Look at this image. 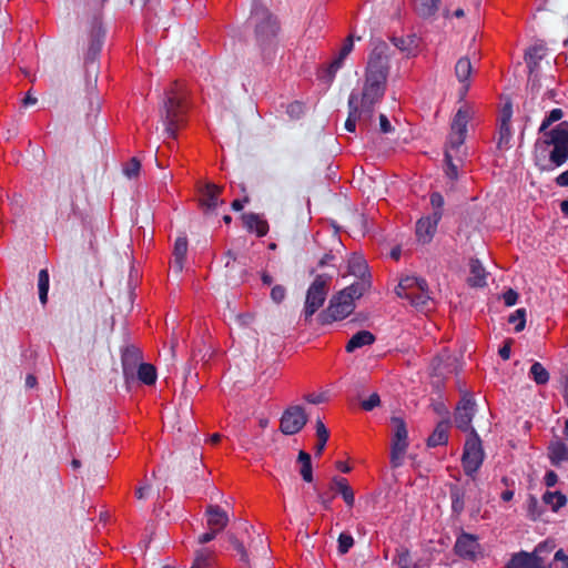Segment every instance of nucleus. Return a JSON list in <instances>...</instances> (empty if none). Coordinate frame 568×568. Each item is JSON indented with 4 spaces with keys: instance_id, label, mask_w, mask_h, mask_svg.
Wrapping results in <instances>:
<instances>
[{
    "instance_id": "1",
    "label": "nucleus",
    "mask_w": 568,
    "mask_h": 568,
    "mask_svg": "<svg viewBox=\"0 0 568 568\" xmlns=\"http://www.w3.org/2000/svg\"><path fill=\"white\" fill-rule=\"evenodd\" d=\"M388 45L378 40L368 55L365 82L361 94L352 92L348 97V115L344 128L355 132L356 122H369L374 115L375 105L383 99L388 75Z\"/></svg>"
},
{
    "instance_id": "2",
    "label": "nucleus",
    "mask_w": 568,
    "mask_h": 568,
    "mask_svg": "<svg viewBox=\"0 0 568 568\" xmlns=\"http://www.w3.org/2000/svg\"><path fill=\"white\" fill-rule=\"evenodd\" d=\"M561 109H552L539 128V138L535 143L534 161L541 171H552L568 159V123L561 122L551 130V123L559 121Z\"/></svg>"
},
{
    "instance_id": "3",
    "label": "nucleus",
    "mask_w": 568,
    "mask_h": 568,
    "mask_svg": "<svg viewBox=\"0 0 568 568\" xmlns=\"http://www.w3.org/2000/svg\"><path fill=\"white\" fill-rule=\"evenodd\" d=\"M471 110L464 105L458 109L450 124V133L445 149V173L450 180H457L458 169L463 165L466 152L463 149Z\"/></svg>"
},
{
    "instance_id": "4",
    "label": "nucleus",
    "mask_w": 568,
    "mask_h": 568,
    "mask_svg": "<svg viewBox=\"0 0 568 568\" xmlns=\"http://www.w3.org/2000/svg\"><path fill=\"white\" fill-rule=\"evenodd\" d=\"M160 115L165 133L169 138L175 139L178 131L185 123L184 93L178 82L165 91Z\"/></svg>"
},
{
    "instance_id": "5",
    "label": "nucleus",
    "mask_w": 568,
    "mask_h": 568,
    "mask_svg": "<svg viewBox=\"0 0 568 568\" xmlns=\"http://www.w3.org/2000/svg\"><path fill=\"white\" fill-rule=\"evenodd\" d=\"M251 23L254 26L255 38L258 47L264 53L272 51L280 29L276 18L267 8L255 4L251 13Z\"/></svg>"
},
{
    "instance_id": "6",
    "label": "nucleus",
    "mask_w": 568,
    "mask_h": 568,
    "mask_svg": "<svg viewBox=\"0 0 568 568\" xmlns=\"http://www.w3.org/2000/svg\"><path fill=\"white\" fill-rule=\"evenodd\" d=\"M398 297L407 300L412 306L424 308L430 301L428 284L425 278L416 276L403 277L395 288Z\"/></svg>"
},
{
    "instance_id": "7",
    "label": "nucleus",
    "mask_w": 568,
    "mask_h": 568,
    "mask_svg": "<svg viewBox=\"0 0 568 568\" xmlns=\"http://www.w3.org/2000/svg\"><path fill=\"white\" fill-rule=\"evenodd\" d=\"M332 276L318 274L306 291L304 304V318L308 322L312 316L323 306L326 301Z\"/></svg>"
},
{
    "instance_id": "8",
    "label": "nucleus",
    "mask_w": 568,
    "mask_h": 568,
    "mask_svg": "<svg viewBox=\"0 0 568 568\" xmlns=\"http://www.w3.org/2000/svg\"><path fill=\"white\" fill-rule=\"evenodd\" d=\"M393 437L390 445L389 462L392 468H398L403 465L404 456L408 448V430L405 420L402 417L393 416Z\"/></svg>"
},
{
    "instance_id": "9",
    "label": "nucleus",
    "mask_w": 568,
    "mask_h": 568,
    "mask_svg": "<svg viewBox=\"0 0 568 568\" xmlns=\"http://www.w3.org/2000/svg\"><path fill=\"white\" fill-rule=\"evenodd\" d=\"M355 303L346 294L338 292L329 300L328 306L318 314V323L328 325L336 321H342L353 313Z\"/></svg>"
},
{
    "instance_id": "10",
    "label": "nucleus",
    "mask_w": 568,
    "mask_h": 568,
    "mask_svg": "<svg viewBox=\"0 0 568 568\" xmlns=\"http://www.w3.org/2000/svg\"><path fill=\"white\" fill-rule=\"evenodd\" d=\"M554 544L546 541L539 544L531 554L521 551L513 556L507 565V568H549L544 554H549L554 549Z\"/></svg>"
},
{
    "instance_id": "11",
    "label": "nucleus",
    "mask_w": 568,
    "mask_h": 568,
    "mask_svg": "<svg viewBox=\"0 0 568 568\" xmlns=\"http://www.w3.org/2000/svg\"><path fill=\"white\" fill-rule=\"evenodd\" d=\"M484 460V452L481 440L475 429H471L466 443L462 457L463 468L467 476H473L481 466Z\"/></svg>"
},
{
    "instance_id": "12",
    "label": "nucleus",
    "mask_w": 568,
    "mask_h": 568,
    "mask_svg": "<svg viewBox=\"0 0 568 568\" xmlns=\"http://www.w3.org/2000/svg\"><path fill=\"white\" fill-rule=\"evenodd\" d=\"M307 422L308 416L302 406H290L282 414L280 430L284 435H295L304 428Z\"/></svg>"
},
{
    "instance_id": "13",
    "label": "nucleus",
    "mask_w": 568,
    "mask_h": 568,
    "mask_svg": "<svg viewBox=\"0 0 568 568\" xmlns=\"http://www.w3.org/2000/svg\"><path fill=\"white\" fill-rule=\"evenodd\" d=\"M476 410V403L469 393L463 394L455 410L454 422L456 427L463 432L471 434V420Z\"/></svg>"
},
{
    "instance_id": "14",
    "label": "nucleus",
    "mask_w": 568,
    "mask_h": 568,
    "mask_svg": "<svg viewBox=\"0 0 568 568\" xmlns=\"http://www.w3.org/2000/svg\"><path fill=\"white\" fill-rule=\"evenodd\" d=\"M455 554L468 560H475L480 551V545L478 538L475 535L468 532H462L454 546Z\"/></svg>"
},
{
    "instance_id": "15",
    "label": "nucleus",
    "mask_w": 568,
    "mask_h": 568,
    "mask_svg": "<svg viewBox=\"0 0 568 568\" xmlns=\"http://www.w3.org/2000/svg\"><path fill=\"white\" fill-rule=\"evenodd\" d=\"M438 213H432L427 216L420 217L416 222V237L422 244H428L436 234L439 223Z\"/></svg>"
},
{
    "instance_id": "16",
    "label": "nucleus",
    "mask_w": 568,
    "mask_h": 568,
    "mask_svg": "<svg viewBox=\"0 0 568 568\" xmlns=\"http://www.w3.org/2000/svg\"><path fill=\"white\" fill-rule=\"evenodd\" d=\"M499 106L501 110L499 112V120L501 122L499 126V146L504 143H508L510 136L513 135V129L510 125V118L513 115V103L508 98L501 99L499 98Z\"/></svg>"
},
{
    "instance_id": "17",
    "label": "nucleus",
    "mask_w": 568,
    "mask_h": 568,
    "mask_svg": "<svg viewBox=\"0 0 568 568\" xmlns=\"http://www.w3.org/2000/svg\"><path fill=\"white\" fill-rule=\"evenodd\" d=\"M471 72H473V65H471L469 58L462 57L456 62V65H455V74H456L458 81L462 83V87L459 89V99L460 100H463L466 97V94L470 88L469 78H470Z\"/></svg>"
},
{
    "instance_id": "18",
    "label": "nucleus",
    "mask_w": 568,
    "mask_h": 568,
    "mask_svg": "<svg viewBox=\"0 0 568 568\" xmlns=\"http://www.w3.org/2000/svg\"><path fill=\"white\" fill-rule=\"evenodd\" d=\"M221 192V186L213 183L205 184L204 187L201 190V206L206 211H214L220 203H223V201L220 200Z\"/></svg>"
},
{
    "instance_id": "19",
    "label": "nucleus",
    "mask_w": 568,
    "mask_h": 568,
    "mask_svg": "<svg viewBox=\"0 0 568 568\" xmlns=\"http://www.w3.org/2000/svg\"><path fill=\"white\" fill-rule=\"evenodd\" d=\"M189 242L185 234L176 237L173 247L172 268L175 274L182 273L186 260Z\"/></svg>"
},
{
    "instance_id": "20",
    "label": "nucleus",
    "mask_w": 568,
    "mask_h": 568,
    "mask_svg": "<svg viewBox=\"0 0 568 568\" xmlns=\"http://www.w3.org/2000/svg\"><path fill=\"white\" fill-rule=\"evenodd\" d=\"M104 39V30L100 23H95L90 31V43L87 54V62L93 63L99 55Z\"/></svg>"
},
{
    "instance_id": "21",
    "label": "nucleus",
    "mask_w": 568,
    "mask_h": 568,
    "mask_svg": "<svg viewBox=\"0 0 568 568\" xmlns=\"http://www.w3.org/2000/svg\"><path fill=\"white\" fill-rule=\"evenodd\" d=\"M442 0H414L413 10L423 20L435 19Z\"/></svg>"
},
{
    "instance_id": "22",
    "label": "nucleus",
    "mask_w": 568,
    "mask_h": 568,
    "mask_svg": "<svg viewBox=\"0 0 568 568\" xmlns=\"http://www.w3.org/2000/svg\"><path fill=\"white\" fill-rule=\"evenodd\" d=\"M207 516V526L211 529H215L217 531H222L229 524V516L225 510H223L217 505H211L206 509Z\"/></svg>"
},
{
    "instance_id": "23",
    "label": "nucleus",
    "mask_w": 568,
    "mask_h": 568,
    "mask_svg": "<svg viewBox=\"0 0 568 568\" xmlns=\"http://www.w3.org/2000/svg\"><path fill=\"white\" fill-rule=\"evenodd\" d=\"M243 224L248 232H254L258 237L265 236L268 232V223L256 213L242 215Z\"/></svg>"
},
{
    "instance_id": "24",
    "label": "nucleus",
    "mask_w": 568,
    "mask_h": 568,
    "mask_svg": "<svg viewBox=\"0 0 568 568\" xmlns=\"http://www.w3.org/2000/svg\"><path fill=\"white\" fill-rule=\"evenodd\" d=\"M449 497L452 501V513L459 516L465 509L466 489L457 484L449 485Z\"/></svg>"
},
{
    "instance_id": "25",
    "label": "nucleus",
    "mask_w": 568,
    "mask_h": 568,
    "mask_svg": "<svg viewBox=\"0 0 568 568\" xmlns=\"http://www.w3.org/2000/svg\"><path fill=\"white\" fill-rule=\"evenodd\" d=\"M448 429H449V420H440L434 432L427 438L428 447H436L440 445H446L448 442Z\"/></svg>"
},
{
    "instance_id": "26",
    "label": "nucleus",
    "mask_w": 568,
    "mask_h": 568,
    "mask_svg": "<svg viewBox=\"0 0 568 568\" xmlns=\"http://www.w3.org/2000/svg\"><path fill=\"white\" fill-rule=\"evenodd\" d=\"M375 339L376 338L374 334L369 331H359L351 337L345 346V349L347 353H353L357 348L372 345Z\"/></svg>"
},
{
    "instance_id": "27",
    "label": "nucleus",
    "mask_w": 568,
    "mask_h": 568,
    "mask_svg": "<svg viewBox=\"0 0 568 568\" xmlns=\"http://www.w3.org/2000/svg\"><path fill=\"white\" fill-rule=\"evenodd\" d=\"M371 285V275H368V277L358 278L357 282L345 287L341 293L346 294L354 303L355 300L362 297L363 294L369 290Z\"/></svg>"
},
{
    "instance_id": "28",
    "label": "nucleus",
    "mask_w": 568,
    "mask_h": 568,
    "mask_svg": "<svg viewBox=\"0 0 568 568\" xmlns=\"http://www.w3.org/2000/svg\"><path fill=\"white\" fill-rule=\"evenodd\" d=\"M348 273L358 278L368 277V265L361 254L354 253L348 258Z\"/></svg>"
},
{
    "instance_id": "29",
    "label": "nucleus",
    "mask_w": 568,
    "mask_h": 568,
    "mask_svg": "<svg viewBox=\"0 0 568 568\" xmlns=\"http://www.w3.org/2000/svg\"><path fill=\"white\" fill-rule=\"evenodd\" d=\"M548 456L555 466L568 462V446L559 440L554 442L548 447Z\"/></svg>"
},
{
    "instance_id": "30",
    "label": "nucleus",
    "mask_w": 568,
    "mask_h": 568,
    "mask_svg": "<svg viewBox=\"0 0 568 568\" xmlns=\"http://www.w3.org/2000/svg\"><path fill=\"white\" fill-rule=\"evenodd\" d=\"M140 359V352L132 347V348H125L122 353L121 361H122V368L123 374L128 378L133 374L134 367Z\"/></svg>"
},
{
    "instance_id": "31",
    "label": "nucleus",
    "mask_w": 568,
    "mask_h": 568,
    "mask_svg": "<svg viewBox=\"0 0 568 568\" xmlns=\"http://www.w3.org/2000/svg\"><path fill=\"white\" fill-rule=\"evenodd\" d=\"M468 283L473 287H483L486 285V272L478 260L470 261V276Z\"/></svg>"
},
{
    "instance_id": "32",
    "label": "nucleus",
    "mask_w": 568,
    "mask_h": 568,
    "mask_svg": "<svg viewBox=\"0 0 568 568\" xmlns=\"http://www.w3.org/2000/svg\"><path fill=\"white\" fill-rule=\"evenodd\" d=\"M215 552L211 548H200L195 551V557L191 568H211Z\"/></svg>"
},
{
    "instance_id": "33",
    "label": "nucleus",
    "mask_w": 568,
    "mask_h": 568,
    "mask_svg": "<svg viewBox=\"0 0 568 568\" xmlns=\"http://www.w3.org/2000/svg\"><path fill=\"white\" fill-rule=\"evenodd\" d=\"M297 462L301 464L300 474L304 481L312 483L313 481V467H312V457L305 452L301 450L297 456Z\"/></svg>"
},
{
    "instance_id": "34",
    "label": "nucleus",
    "mask_w": 568,
    "mask_h": 568,
    "mask_svg": "<svg viewBox=\"0 0 568 568\" xmlns=\"http://www.w3.org/2000/svg\"><path fill=\"white\" fill-rule=\"evenodd\" d=\"M138 378L145 385H153L156 382V368L149 363H141L138 367Z\"/></svg>"
},
{
    "instance_id": "35",
    "label": "nucleus",
    "mask_w": 568,
    "mask_h": 568,
    "mask_svg": "<svg viewBox=\"0 0 568 568\" xmlns=\"http://www.w3.org/2000/svg\"><path fill=\"white\" fill-rule=\"evenodd\" d=\"M50 285L49 272L47 268L40 270L38 274V291H39V300L42 305H45L48 302V292Z\"/></svg>"
},
{
    "instance_id": "36",
    "label": "nucleus",
    "mask_w": 568,
    "mask_h": 568,
    "mask_svg": "<svg viewBox=\"0 0 568 568\" xmlns=\"http://www.w3.org/2000/svg\"><path fill=\"white\" fill-rule=\"evenodd\" d=\"M542 500L551 507L552 511H558L567 503L566 496L560 491H546Z\"/></svg>"
},
{
    "instance_id": "37",
    "label": "nucleus",
    "mask_w": 568,
    "mask_h": 568,
    "mask_svg": "<svg viewBox=\"0 0 568 568\" xmlns=\"http://www.w3.org/2000/svg\"><path fill=\"white\" fill-rule=\"evenodd\" d=\"M345 58L346 57H342L338 53V55L324 69L321 79L324 80L326 83H332L336 75V72L342 68Z\"/></svg>"
},
{
    "instance_id": "38",
    "label": "nucleus",
    "mask_w": 568,
    "mask_h": 568,
    "mask_svg": "<svg viewBox=\"0 0 568 568\" xmlns=\"http://www.w3.org/2000/svg\"><path fill=\"white\" fill-rule=\"evenodd\" d=\"M87 122L92 124L97 119L100 112V100L97 94L91 93L87 101V106H84Z\"/></svg>"
},
{
    "instance_id": "39",
    "label": "nucleus",
    "mask_w": 568,
    "mask_h": 568,
    "mask_svg": "<svg viewBox=\"0 0 568 568\" xmlns=\"http://www.w3.org/2000/svg\"><path fill=\"white\" fill-rule=\"evenodd\" d=\"M316 436H317V444H316V447H315V454L316 456H321L324 448H325V445L328 440V437H329V433H328V429L326 428V426L324 425V423L321 420V419H317L316 420Z\"/></svg>"
},
{
    "instance_id": "40",
    "label": "nucleus",
    "mask_w": 568,
    "mask_h": 568,
    "mask_svg": "<svg viewBox=\"0 0 568 568\" xmlns=\"http://www.w3.org/2000/svg\"><path fill=\"white\" fill-rule=\"evenodd\" d=\"M394 561L399 568H417V564L413 560L409 550L404 547L396 549Z\"/></svg>"
},
{
    "instance_id": "41",
    "label": "nucleus",
    "mask_w": 568,
    "mask_h": 568,
    "mask_svg": "<svg viewBox=\"0 0 568 568\" xmlns=\"http://www.w3.org/2000/svg\"><path fill=\"white\" fill-rule=\"evenodd\" d=\"M526 318H527L526 310L518 308L508 316L507 322L509 324L514 325V331L516 333H519V332L524 331V328L526 326Z\"/></svg>"
},
{
    "instance_id": "42",
    "label": "nucleus",
    "mask_w": 568,
    "mask_h": 568,
    "mask_svg": "<svg viewBox=\"0 0 568 568\" xmlns=\"http://www.w3.org/2000/svg\"><path fill=\"white\" fill-rule=\"evenodd\" d=\"M545 54V50L542 47H531L525 54V61L529 68V70L532 72L534 69L537 67L538 61L542 59Z\"/></svg>"
},
{
    "instance_id": "43",
    "label": "nucleus",
    "mask_w": 568,
    "mask_h": 568,
    "mask_svg": "<svg viewBox=\"0 0 568 568\" xmlns=\"http://www.w3.org/2000/svg\"><path fill=\"white\" fill-rule=\"evenodd\" d=\"M531 378L539 385H544L549 379L547 369L538 362L534 363L529 372Z\"/></svg>"
},
{
    "instance_id": "44",
    "label": "nucleus",
    "mask_w": 568,
    "mask_h": 568,
    "mask_svg": "<svg viewBox=\"0 0 568 568\" xmlns=\"http://www.w3.org/2000/svg\"><path fill=\"white\" fill-rule=\"evenodd\" d=\"M227 539H229L230 544L234 547V549L237 551V554L240 555L241 561H243L245 565H248V562H250L248 554H247L243 542L240 541L237 539V537L231 532L227 534Z\"/></svg>"
},
{
    "instance_id": "45",
    "label": "nucleus",
    "mask_w": 568,
    "mask_h": 568,
    "mask_svg": "<svg viewBox=\"0 0 568 568\" xmlns=\"http://www.w3.org/2000/svg\"><path fill=\"white\" fill-rule=\"evenodd\" d=\"M337 550L341 555H345L354 546V538L346 532H341L337 539Z\"/></svg>"
},
{
    "instance_id": "46",
    "label": "nucleus",
    "mask_w": 568,
    "mask_h": 568,
    "mask_svg": "<svg viewBox=\"0 0 568 568\" xmlns=\"http://www.w3.org/2000/svg\"><path fill=\"white\" fill-rule=\"evenodd\" d=\"M527 511L530 519L536 520L542 514L538 499L535 496H529L527 499Z\"/></svg>"
},
{
    "instance_id": "47",
    "label": "nucleus",
    "mask_w": 568,
    "mask_h": 568,
    "mask_svg": "<svg viewBox=\"0 0 568 568\" xmlns=\"http://www.w3.org/2000/svg\"><path fill=\"white\" fill-rule=\"evenodd\" d=\"M430 205L433 207V213H438V219L443 217V207L445 204L444 197L439 192H433L430 194Z\"/></svg>"
},
{
    "instance_id": "48",
    "label": "nucleus",
    "mask_w": 568,
    "mask_h": 568,
    "mask_svg": "<svg viewBox=\"0 0 568 568\" xmlns=\"http://www.w3.org/2000/svg\"><path fill=\"white\" fill-rule=\"evenodd\" d=\"M393 44L399 49L400 51H409L413 43L415 42V36L403 38V37H393L392 39Z\"/></svg>"
},
{
    "instance_id": "49",
    "label": "nucleus",
    "mask_w": 568,
    "mask_h": 568,
    "mask_svg": "<svg viewBox=\"0 0 568 568\" xmlns=\"http://www.w3.org/2000/svg\"><path fill=\"white\" fill-rule=\"evenodd\" d=\"M141 163L138 159L132 158L123 169V173L129 179L136 178L140 173Z\"/></svg>"
},
{
    "instance_id": "50",
    "label": "nucleus",
    "mask_w": 568,
    "mask_h": 568,
    "mask_svg": "<svg viewBox=\"0 0 568 568\" xmlns=\"http://www.w3.org/2000/svg\"><path fill=\"white\" fill-rule=\"evenodd\" d=\"M379 405L381 397L377 393L371 394L367 399L361 402V407L366 412H371L374 408L378 407Z\"/></svg>"
},
{
    "instance_id": "51",
    "label": "nucleus",
    "mask_w": 568,
    "mask_h": 568,
    "mask_svg": "<svg viewBox=\"0 0 568 568\" xmlns=\"http://www.w3.org/2000/svg\"><path fill=\"white\" fill-rule=\"evenodd\" d=\"M286 296V288L283 285H275L271 290V298L274 303L280 304Z\"/></svg>"
},
{
    "instance_id": "52",
    "label": "nucleus",
    "mask_w": 568,
    "mask_h": 568,
    "mask_svg": "<svg viewBox=\"0 0 568 568\" xmlns=\"http://www.w3.org/2000/svg\"><path fill=\"white\" fill-rule=\"evenodd\" d=\"M501 297H503L505 305L510 307V306H514L518 302L519 294L515 290L508 288L503 293Z\"/></svg>"
},
{
    "instance_id": "53",
    "label": "nucleus",
    "mask_w": 568,
    "mask_h": 568,
    "mask_svg": "<svg viewBox=\"0 0 568 568\" xmlns=\"http://www.w3.org/2000/svg\"><path fill=\"white\" fill-rule=\"evenodd\" d=\"M151 493L152 486L150 484H143L135 489V497L140 500H145L150 497Z\"/></svg>"
},
{
    "instance_id": "54",
    "label": "nucleus",
    "mask_w": 568,
    "mask_h": 568,
    "mask_svg": "<svg viewBox=\"0 0 568 568\" xmlns=\"http://www.w3.org/2000/svg\"><path fill=\"white\" fill-rule=\"evenodd\" d=\"M332 484L339 494H342V491H344L351 487L348 484V480L346 478L339 477V476H334L332 478Z\"/></svg>"
},
{
    "instance_id": "55",
    "label": "nucleus",
    "mask_w": 568,
    "mask_h": 568,
    "mask_svg": "<svg viewBox=\"0 0 568 568\" xmlns=\"http://www.w3.org/2000/svg\"><path fill=\"white\" fill-rule=\"evenodd\" d=\"M219 532L220 531L210 528V530L207 532H204L197 537V542L200 545H205V544L212 541L213 539H215V537L217 536Z\"/></svg>"
},
{
    "instance_id": "56",
    "label": "nucleus",
    "mask_w": 568,
    "mask_h": 568,
    "mask_svg": "<svg viewBox=\"0 0 568 568\" xmlns=\"http://www.w3.org/2000/svg\"><path fill=\"white\" fill-rule=\"evenodd\" d=\"M303 112V104L298 101L292 102L287 106V113L291 118H298L301 113Z\"/></svg>"
},
{
    "instance_id": "57",
    "label": "nucleus",
    "mask_w": 568,
    "mask_h": 568,
    "mask_svg": "<svg viewBox=\"0 0 568 568\" xmlns=\"http://www.w3.org/2000/svg\"><path fill=\"white\" fill-rule=\"evenodd\" d=\"M379 130L382 133H390L394 130L385 114H379Z\"/></svg>"
},
{
    "instance_id": "58",
    "label": "nucleus",
    "mask_w": 568,
    "mask_h": 568,
    "mask_svg": "<svg viewBox=\"0 0 568 568\" xmlns=\"http://www.w3.org/2000/svg\"><path fill=\"white\" fill-rule=\"evenodd\" d=\"M305 400L308 402L310 404H321V403H324L327 397H326V393H321V394H307L304 396Z\"/></svg>"
},
{
    "instance_id": "59",
    "label": "nucleus",
    "mask_w": 568,
    "mask_h": 568,
    "mask_svg": "<svg viewBox=\"0 0 568 568\" xmlns=\"http://www.w3.org/2000/svg\"><path fill=\"white\" fill-rule=\"evenodd\" d=\"M341 496H342L343 500L345 501V504L348 507H353L354 506L355 494H354V490L352 489V487H349L348 489L342 491Z\"/></svg>"
},
{
    "instance_id": "60",
    "label": "nucleus",
    "mask_w": 568,
    "mask_h": 568,
    "mask_svg": "<svg viewBox=\"0 0 568 568\" xmlns=\"http://www.w3.org/2000/svg\"><path fill=\"white\" fill-rule=\"evenodd\" d=\"M354 48V40L352 36H348L339 51L342 57H347Z\"/></svg>"
},
{
    "instance_id": "61",
    "label": "nucleus",
    "mask_w": 568,
    "mask_h": 568,
    "mask_svg": "<svg viewBox=\"0 0 568 568\" xmlns=\"http://www.w3.org/2000/svg\"><path fill=\"white\" fill-rule=\"evenodd\" d=\"M333 496H327L326 494L318 493L317 494V500L323 506L325 510H331V504H332Z\"/></svg>"
},
{
    "instance_id": "62",
    "label": "nucleus",
    "mask_w": 568,
    "mask_h": 568,
    "mask_svg": "<svg viewBox=\"0 0 568 568\" xmlns=\"http://www.w3.org/2000/svg\"><path fill=\"white\" fill-rule=\"evenodd\" d=\"M544 480L547 487H554L558 481V476L555 471L549 470L546 473Z\"/></svg>"
},
{
    "instance_id": "63",
    "label": "nucleus",
    "mask_w": 568,
    "mask_h": 568,
    "mask_svg": "<svg viewBox=\"0 0 568 568\" xmlns=\"http://www.w3.org/2000/svg\"><path fill=\"white\" fill-rule=\"evenodd\" d=\"M511 344H513V339L511 338H508L506 342H505V345L499 348V356L503 358V359H508L510 357V347H511Z\"/></svg>"
},
{
    "instance_id": "64",
    "label": "nucleus",
    "mask_w": 568,
    "mask_h": 568,
    "mask_svg": "<svg viewBox=\"0 0 568 568\" xmlns=\"http://www.w3.org/2000/svg\"><path fill=\"white\" fill-rule=\"evenodd\" d=\"M556 183L559 186H568V170L556 178Z\"/></svg>"
}]
</instances>
